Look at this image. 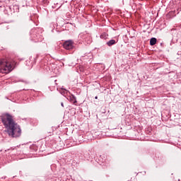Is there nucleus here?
I'll list each match as a JSON object with an SVG mask.
<instances>
[{"mask_svg":"<svg viewBox=\"0 0 181 181\" xmlns=\"http://www.w3.org/2000/svg\"><path fill=\"white\" fill-rule=\"evenodd\" d=\"M1 121L5 127L8 136L11 138H19L22 134L21 126L13 120V117L8 113L1 116Z\"/></svg>","mask_w":181,"mask_h":181,"instance_id":"1","label":"nucleus"},{"mask_svg":"<svg viewBox=\"0 0 181 181\" xmlns=\"http://www.w3.org/2000/svg\"><path fill=\"white\" fill-rule=\"evenodd\" d=\"M10 71H12V64L5 59L0 60V73L8 74Z\"/></svg>","mask_w":181,"mask_h":181,"instance_id":"2","label":"nucleus"},{"mask_svg":"<svg viewBox=\"0 0 181 181\" xmlns=\"http://www.w3.org/2000/svg\"><path fill=\"white\" fill-rule=\"evenodd\" d=\"M32 40L34 42H42L43 37L40 35V29L34 28L30 31Z\"/></svg>","mask_w":181,"mask_h":181,"instance_id":"3","label":"nucleus"},{"mask_svg":"<svg viewBox=\"0 0 181 181\" xmlns=\"http://www.w3.org/2000/svg\"><path fill=\"white\" fill-rule=\"evenodd\" d=\"M64 48L66 49V50H71L74 48V42L72 40H67L65 41L63 44Z\"/></svg>","mask_w":181,"mask_h":181,"instance_id":"4","label":"nucleus"},{"mask_svg":"<svg viewBox=\"0 0 181 181\" xmlns=\"http://www.w3.org/2000/svg\"><path fill=\"white\" fill-rule=\"evenodd\" d=\"M116 43L117 41H115V40H110L106 43V45H107L109 47H111V46H114V45H116Z\"/></svg>","mask_w":181,"mask_h":181,"instance_id":"5","label":"nucleus"},{"mask_svg":"<svg viewBox=\"0 0 181 181\" xmlns=\"http://www.w3.org/2000/svg\"><path fill=\"white\" fill-rule=\"evenodd\" d=\"M156 42H157L156 38L152 37V38L150 40V45H151V46H155V45H156Z\"/></svg>","mask_w":181,"mask_h":181,"instance_id":"6","label":"nucleus"},{"mask_svg":"<svg viewBox=\"0 0 181 181\" xmlns=\"http://www.w3.org/2000/svg\"><path fill=\"white\" fill-rule=\"evenodd\" d=\"M108 37V34L103 33L100 35V39H107Z\"/></svg>","mask_w":181,"mask_h":181,"instance_id":"7","label":"nucleus"},{"mask_svg":"<svg viewBox=\"0 0 181 181\" xmlns=\"http://www.w3.org/2000/svg\"><path fill=\"white\" fill-rule=\"evenodd\" d=\"M67 92V90H63V91H61V94L62 95H64V94H66V93Z\"/></svg>","mask_w":181,"mask_h":181,"instance_id":"8","label":"nucleus"},{"mask_svg":"<svg viewBox=\"0 0 181 181\" xmlns=\"http://www.w3.org/2000/svg\"><path fill=\"white\" fill-rule=\"evenodd\" d=\"M44 4H49V0H44Z\"/></svg>","mask_w":181,"mask_h":181,"instance_id":"9","label":"nucleus"},{"mask_svg":"<svg viewBox=\"0 0 181 181\" xmlns=\"http://www.w3.org/2000/svg\"><path fill=\"white\" fill-rule=\"evenodd\" d=\"M72 98H73L74 100V103H77V100H76V97H74V95H72Z\"/></svg>","mask_w":181,"mask_h":181,"instance_id":"10","label":"nucleus"},{"mask_svg":"<svg viewBox=\"0 0 181 181\" xmlns=\"http://www.w3.org/2000/svg\"><path fill=\"white\" fill-rule=\"evenodd\" d=\"M62 107H64V104L63 103H61Z\"/></svg>","mask_w":181,"mask_h":181,"instance_id":"11","label":"nucleus"},{"mask_svg":"<svg viewBox=\"0 0 181 181\" xmlns=\"http://www.w3.org/2000/svg\"><path fill=\"white\" fill-rule=\"evenodd\" d=\"M95 100H97L98 98V96H95Z\"/></svg>","mask_w":181,"mask_h":181,"instance_id":"12","label":"nucleus"},{"mask_svg":"<svg viewBox=\"0 0 181 181\" xmlns=\"http://www.w3.org/2000/svg\"><path fill=\"white\" fill-rule=\"evenodd\" d=\"M29 61H26V63H28Z\"/></svg>","mask_w":181,"mask_h":181,"instance_id":"13","label":"nucleus"}]
</instances>
